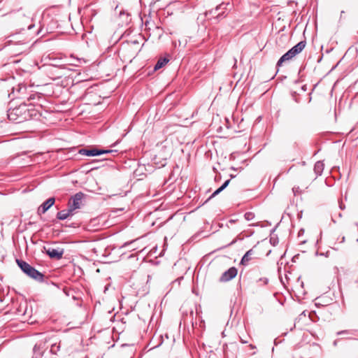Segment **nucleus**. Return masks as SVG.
Masks as SVG:
<instances>
[{
	"mask_svg": "<svg viewBox=\"0 0 358 358\" xmlns=\"http://www.w3.org/2000/svg\"><path fill=\"white\" fill-rule=\"evenodd\" d=\"M39 117L40 113L31 103L29 104H20L19 106L10 109L8 112L9 120L15 124H19L32 119H37Z\"/></svg>",
	"mask_w": 358,
	"mask_h": 358,
	"instance_id": "nucleus-1",
	"label": "nucleus"
},
{
	"mask_svg": "<svg viewBox=\"0 0 358 358\" xmlns=\"http://www.w3.org/2000/svg\"><path fill=\"white\" fill-rule=\"evenodd\" d=\"M16 262L22 271L29 277L38 282H43L44 280V275L32 267L30 264L23 260L17 259Z\"/></svg>",
	"mask_w": 358,
	"mask_h": 358,
	"instance_id": "nucleus-2",
	"label": "nucleus"
},
{
	"mask_svg": "<svg viewBox=\"0 0 358 358\" xmlns=\"http://www.w3.org/2000/svg\"><path fill=\"white\" fill-rule=\"evenodd\" d=\"M84 196L85 194L80 192L71 197L68 203L70 210L73 212L75 210L80 208Z\"/></svg>",
	"mask_w": 358,
	"mask_h": 358,
	"instance_id": "nucleus-3",
	"label": "nucleus"
},
{
	"mask_svg": "<svg viewBox=\"0 0 358 358\" xmlns=\"http://www.w3.org/2000/svg\"><path fill=\"white\" fill-rule=\"evenodd\" d=\"M117 6H116L115 8V12H117ZM118 12L119 16L115 19V22L117 25L120 27H124V25L128 24L130 22L129 13L122 10H118Z\"/></svg>",
	"mask_w": 358,
	"mask_h": 358,
	"instance_id": "nucleus-4",
	"label": "nucleus"
},
{
	"mask_svg": "<svg viewBox=\"0 0 358 358\" xmlns=\"http://www.w3.org/2000/svg\"><path fill=\"white\" fill-rule=\"evenodd\" d=\"M111 152H112V150H99L96 148H90V149L83 148V149H80L79 150L80 154H81L83 155L92 156V157L97 156V155H101L103 153H109Z\"/></svg>",
	"mask_w": 358,
	"mask_h": 358,
	"instance_id": "nucleus-5",
	"label": "nucleus"
},
{
	"mask_svg": "<svg viewBox=\"0 0 358 358\" xmlns=\"http://www.w3.org/2000/svg\"><path fill=\"white\" fill-rule=\"evenodd\" d=\"M46 254L52 259H60L64 254V250L59 248H44Z\"/></svg>",
	"mask_w": 358,
	"mask_h": 358,
	"instance_id": "nucleus-6",
	"label": "nucleus"
},
{
	"mask_svg": "<svg viewBox=\"0 0 358 358\" xmlns=\"http://www.w3.org/2000/svg\"><path fill=\"white\" fill-rule=\"evenodd\" d=\"M237 275V269L235 267H231L224 271L220 278L221 282H227L235 278Z\"/></svg>",
	"mask_w": 358,
	"mask_h": 358,
	"instance_id": "nucleus-7",
	"label": "nucleus"
},
{
	"mask_svg": "<svg viewBox=\"0 0 358 358\" xmlns=\"http://www.w3.org/2000/svg\"><path fill=\"white\" fill-rule=\"evenodd\" d=\"M55 198L51 197L43 202L38 208V214L45 213L55 203Z\"/></svg>",
	"mask_w": 358,
	"mask_h": 358,
	"instance_id": "nucleus-8",
	"label": "nucleus"
},
{
	"mask_svg": "<svg viewBox=\"0 0 358 358\" xmlns=\"http://www.w3.org/2000/svg\"><path fill=\"white\" fill-rule=\"evenodd\" d=\"M6 15H9L12 18H17V20L22 21L29 19V17L26 15L25 13L22 10V8H20L17 12L10 11Z\"/></svg>",
	"mask_w": 358,
	"mask_h": 358,
	"instance_id": "nucleus-9",
	"label": "nucleus"
},
{
	"mask_svg": "<svg viewBox=\"0 0 358 358\" xmlns=\"http://www.w3.org/2000/svg\"><path fill=\"white\" fill-rule=\"evenodd\" d=\"M306 41H300L296 45H294L293 48H292L289 51L292 52V55L295 57L296 55L299 54L305 48L306 46Z\"/></svg>",
	"mask_w": 358,
	"mask_h": 358,
	"instance_id": "nucleus-10",
	"label": "nucleus"
},
{
	"mask_svg": "<svg viewBox=\"0 0 358 358\" xmlns=\"http://www.w3.org/2000/svg\"><path fill=\"white\" fill-rule=\"evenodd\" d=\"M254 254L255 252L252 249L249 250L242 257L241 264L244 266L248 265L250 261L252 259Z\"/></svg>",
	"mask_w": 358,
	"mask_h": 358,
	"instance_id": "nucleus-11",
	"label": "nucleus"
},
{
	"mask_svg": "<svg viewBox=\"0 0 358 358\" xmlns=\"http://www.w3.org/2000/svg\"><path fill=\"white\" fill-rule=\"evenodd\" d=\"M72 215H73V211L70 210V209L68 208L67 210H63L58 212L57 214V218L60 220H64Z\"/></svg>",
	"mask_w": 358,
	"mask_h": 358,
	"instance_id": "nucleus-12",
	"label": "nucleus"
},
{
	"mask_svg": "<svg viewBox=\"0 0 358 358\" xmlns=\"http://www.w3.org/2000/svg\"><path fill=\"white\" fill-rule=\"evenodd\" d=\"M324 168V164L322 161H318L315 164L314 166V171L315 174L318 176H321Z\"/></svg>",
	"mask_w": 358,
	"mask_h": 358,
	"instance_id": "nucleus-13",
	"label": "nucleus"
},
{
	"mask_svg": "<svg viewBox=\"0 0 358 358\" xmlns=\"http://www.w3.org/2000/svg\"><path fill=\"white\" fill-rule=\"evenodd\" d=\"M294 57V55H292V52H291L289 50H288L285 54H284L278 60L277 65L280 66L284 62L289 61L292 58Z\"/></svg>",
	"mask_w": 358,
	"mask_h": 358,
	"instance_id": "nucleus-14",
	"label": "nucleus"
},
{
	"mask_svg": "<svg viewBox=\"0 0 358 358\" xmlns=\"http://www.w3.org/2000/svg\"><path fill=\"white\" fill-rule=\"evenodd\" d=\"M229 182H230V180H226L221 187H220L217 189H216L212 194V195L210 196V199L215 196L216 195L220 194L222 191H223L229 185Z\"/></svg>",
	"mask_w": 358,
	"mask_h": 358,
	"instance_id": "nucleus-15",
	"label": "nucleus"
},
{
	"mask_svg": "<svg viewBox=\"0 0 358 358\" xmlns=\"http://www.w3.org/2000/svg\"><path fill=\"white\" fill-rule=\"evenodd\" d=\"M169 62V59H166V58H160L157 64H155V67H154V69L156 71V70H158L161 68H162L165 64H166L167 63Z\"/></svg>",
	"mask_w": 358,
	"mask_h": 358,
	"instance_id": "nucleus-16",
	"label": "nucleus"
},
{
	"mask_svg": "<svg viewBox=\"0 0 358 358\" xmlns=\"http://www.w3.org/2000/svg\"><path fill=\"white\" fill-rule=\"evenodd\" d=\"M60 350V342L55 343L51 345L50 347V352L52 355H57V353Z\"/></svg>",
	"mask_w": 358,
	"mask_h": 358,
	"instance_id": "nucleus-17",
	"label": "nucleus"
},
{
	"mask_svg": "<svg viewBox=\"0 0 358 358\" xmlns=\"http://www.w3.org/2000/svg\"><path fill=\"white\" fill-rule=\"evenodd\" d=\"M244 217L246 220L250 221L253 220V218L255 217V214L252 212H247L245 213Z\"/></svg>",
	"mask_w": 358,
	"mask_h": 358,
	"instance_id": "nucleus-18",
	"label": "nucleus"
},
{
	"mask_svg": "<svg viewBox=\"0 0 358 358\" xmlns=\"http://www.w3.org/2000/svg\"><path fill=\"white\" fill-rule=\"evenodd\" d=\"M292 191L294 195L299 194L301 193V189L299 187H294L292 188Z\"/></svg>",
	"mask_w": 358,
	"mask_h": 358,
	"instance_id": "nucleus-19",
	"label": "nucleus"
},
{
	"mask_svg": "<svg viewBox=\"0 0 358 358\" xmlns=\"http://www.w3.org/2000/svg\"><path fill=\"white\" fill-rule=\"evenodd\" d=\"M40 98V96L38 94H32L29 96L28 100L30 101V100H34L35 99H39Z\"/></svg>",
	"mask_w": 358,
	"mask_h": 358,
	"instance_id": "nucleus-20",
	"label": "nucleus"
},
{
	"mask_svg": "<svg viewBox=\"0 0 358 358\" xmlns=\"http://www.w3.org/2000/svg\"><path fill=\"white\" fill-rule=\"evenodd\" d=\"M41 350V347L38 344H36L34 347V352L36 353V352H38L39 354L41 353L40 352Z\"/></svg>",
	"mask_w": 358,
	"mask_h": 358,
	"instance_id": "nucleus-21",
	"label": "nucleus"
},
{
	"mask_svg": "<svg viewBox=\"0 0 358 358\" xmlns=\"http://www.w3.org/2000/svg\"><path fill=\"white\" fill-rule=\"evenodd\" d=\"M259 281L263 282L264 285H266L268 283V280L267 278H260L259 280Z\"/></svg>",
	"mask_w": 358,
	"mask_h": 358,
	"instance_id": "nucleus-22",
	"label": "nucleus"
},
{
	"mask_svg": "<svg viewBox=\"0 0 358 358\" xmlns=\"http://www.w3.org/2000/svg\"><path fill=\"white\" fill-rule=\"evenodd\" d=\"M222 5H220L219 6H217L215 9L214 13L215 14L216 12L221 8Z\"/></svg>",
	"mask_w": 358,
	"mask_h": 358,
	"instance_id": "nucleus-23",
	"label": "nucleus"
},
{
	"mask_svg": "<svg viewBox=\"0 0 358 358\" xmlns=\"http://www.w3.org/2000/svg\"><path fill=\"white\" fill-rule=\"evenodd\" d=\"M124 210V208H120V209H114V208H113V213H116V212H117V211H118V210H120V211H121V210Z\"/></svg>",
	"mask_w": 358,
	"mask_h": 358,
	"instance_id": "nucleus-24",
	"label": "nucleus"
},
{
	"mask_svg": "<svg viewBox=\"0 0 358 358\" xmlns=\"http://www.w3.org/2000/svg\"><path fill=\"white\" fill-rule=\"evenodd\" d=\"M241 342L242 343H248V341H245V339H243V338H241Z\"/></svg>",
	"mask_w": 358,
	"mask_h": 358,
	"instance_id": "nucleus-25",
	"label": "nucleus"
},
{
	"mask_svg": "<svg viewBox=\"0 0 358 358\" xmlns=\"http://www.w3.org/2000/svg\"><path fill=\"white\" fill-rule=\"evenodd\" d=\"M109 286H110V284H108V285L105 287V290H104V292H106V290H108V289Z\"/></svg>",
	"mask_w": 358,
	"mask_h": 358,
	"instance_id": "nucleus-26",
	"label": "nucleus"
},
{
	"mask_svg": "<svg viewBox=\"0 0 358 358\" xmlns=\"http://www.w3.org/2000/svg\"><path fill=\"white\" fill-rule=\"evenodd\" d=\"M78 61L79 64H76V66H78V65H79L80 64H81V63H82V62H83V61H82V60H80V59H78ZM83 62H85V61H83Z\"/></svg>",
	"mask_w": 358,
	"mask_h": 358,
	"instance_id": "nucleus-27",
	"label": "nucleus"
},
{
	"mask_svg": "<svg viewBox=\"0 0 358 358\" xmlns=\"http://www.w3.org/2000/svg\"><path fill=\"white\" fill-rule=\"evenodd\" d=\"M250 348L251 349H255L256 347H255V345H253L250 344Z\"/></svg>",
	"mask_w": 358,
	"mask_h": 358,
	"instance_id": "nucleus-28",
	"label": "nucleus"
},
{
	"mask_svg": "<svg viewBox=\"0 0 358 358\" xmlns=\"http://www.w3.org/2000/svg\"><path fill=\"white\" fill-rule=\"evenodd\" d=\"M129 243H124V246L128 245Z\"/></svg>",
	"mask_w": 358,
	"mask_h": 358,
	"instance_id": "nucleus-29",
	"label": "nucleus"
},
{
	"mask_svg": "<svg viewBox=\"0 0 358 358\" xmlns=\"http://www.w3.org/2000/svg\"><path fill=\"white\" fill-rule=\"evenodd\" d=\"M84 358H89L87 355H86Z\"/></svg>",
	"mask_w": 358,
	"mask_h": 358,
	"instance_id": "nucleus-30",
	"label": "nucleus"
},
{
	"mask_svg": "<svg viewBox=\"0 0 358 358\" xmlns=\"http://www.w3.org/2000/svg\"><path fill=\"white\" fill-rule=\"evenodd\" d=\"M357 34H358V31H357Z\"/></svg>",
	"mask_w": 358,
	"mask_h": 358,
	"instance_id": "nucleus-31",
	"label": "nucleus"
}]
</instances>
